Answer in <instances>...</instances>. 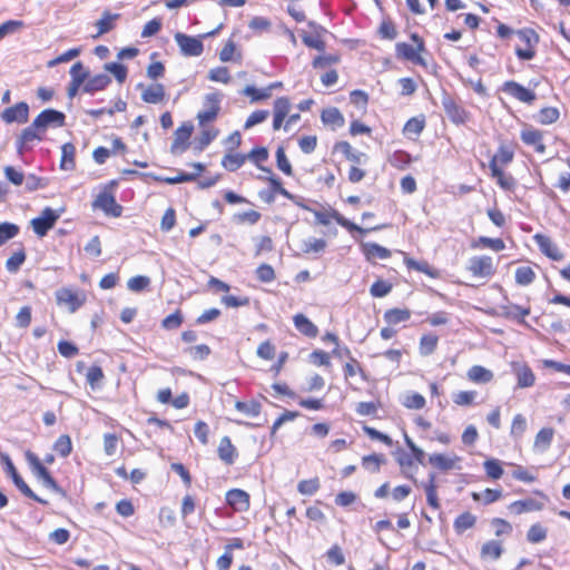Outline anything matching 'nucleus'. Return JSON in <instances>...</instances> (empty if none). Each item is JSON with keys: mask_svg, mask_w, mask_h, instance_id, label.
<instances>
[{"mask_svg": "<svg viewBox=\"0 0 570 570\" xmlns=\"http://www.w3.org/2000/svg\"><path fill=\"white\" fill-rule=\"evenodd\" d=\"M222 95L219 92H210L204 97V109L197 115L199 126L214 121L220 110Z\"/></svg>", "mask_w": 570, "mask_h": 570, "instance_id": "obj_1", "label": "nucleus"}, {"mask_svg": "<svg viewBox=\"0 0 570 570\" xmlns=\"http://www.w3.org/2000/svg\"><path fill=\"white\" fill-rule=\"evenodd\" d=\"M517 36L524 45V48H517L515 55L521 60H531L535 56L534 47L539 42V36L532 29H521L517 31Z\"/></svg>", "mask_w": 570, "mask_h": 570, "instance_id": "obj_2", "label": "nucleus"}, {"mask_svg": "<svg viewBox=\"0 0 570 570\" xmlns=\"http://www.w3.org/2000/svg\"><path fill=\"white\" fill-rule=\"evenodd\" d=\"M411 39L416 43V46L406 42L396 43L397 56L414 63L424 65V60L420 56V52L424 50L423 40L416 33H413L411 36Z\"/></svg>", "mask_w": 570, "mask_h": 570, "instance_id": "obj_3", "label": "nucleus"}, {"mask_svg": "<svg viewBox=\"0 0 570 570\" xmlns=\"http://www.w3.org/2000/svg\"><path fill=\"white\" fill-rule=\"evenodd\" d=\"M45 137V132L39 127H35V122L24 128L20 136L17 138L16 146L17 151L21 156L26 151L30 150L35 142L41 141Z\"/></svg>", "mask_w": 570, "mask_h": 570, "instance_id": "obj_4", "label": "nucleus"}, {"mask_svg": "<svg viewBox=\"0 0 570 570\" xmlns=\"http://www.w3.org/2000/svg\"><path fill=\"white\" fill-rule=\"evenodd\" d=\"M59 217H60V214L57 210H55L50 207H46L41 212L40 216L35 217L31 220V226H32L33 232L39 237L46 236L47 233L55 226V224L57 223Z\"/></svg>", "mask_w": 570, "mask_h": 570, "instance_id": "obj_5", "label": "nucleus"}, {"mask_svg": "<svg viewBox=\"0 0 570 570\" xmlns=\"http://www.w3.org/2000/svg\"><path fill=\"white\" fill-rule=\"evenodd\" d=\"M317 223L327 226L331 219H334L340 226L346 228L348 232L365 233L366 230L352 223L347 218L343 217L337 210L332 209L331 212L312 210Z\"/></svg>", "mask_w": 570, "mask_h": 570, "instance_id": "obj_6", "label": "nucleus"}, {"mask_svg": "<svg viewBox=\"0 0 570 570\" xmlns=\"http://www.w3.org/2000/svg\"><path fill=\"white\" fill-rule=\"evenodd\" d=\"M92 207L111 217H119L122 213V207L117 204L115 196L106 189L97 195Z\"/></svg>", "mask_w": 570, "mask_h": 570, "instance_id": "obj_7", "label": "nucleus"}, {"mask_svg": "<svg viewBox=\"0 0 570 570\" xmlns=\"http://www.w3.org/2000/svg\"><path fill=\"white\" fill-rule=\"evenodd\" d=\"M56 299L58 305L67 306L71 313H75L86 302V295L80 292L72 291L71 288H60L56 292Z\"/></svg>", "mask_w": 570, "mask_h": 570, "instance_id": "obj_8", "label": "nucleus"}, {"mask_svg": "<svg viewBox=\"0 0 570 570\" xmlns=\"http://www.w3.org/2000/svg\"><path fill=\"white\" fill-rule=\"evenodd\" d=\"M175 41L177 42L180 52L186 57H198L204 51V45L200 38L177 32L175 35Z\"/></svg>", "mask_w": 570, "mask_h": 570, "instance_id": "obj_9", "label": "nucleus"}, {"mask_svg": "<svg viewBox=\"0 0 570 570\" xmlns=\"http://www.w3.org/2000/svg\"><path fill=\"white\" fill-rule=\"evenodd\" d=\"M66 116L63 112L55 109H46L41 111L35 119V127H39L45 134L49 127H62Z\"/></svg>", "mask_w": 570, "mask_h": 570, "instance_id": "obj_10", "label": "nucleus"}, {"mask_svg": "<svg viewBox=\"0 0 570 570\" xmlns=\"http://www.w3.org/2000/svg\"><path fill=\"white\" fill-rule=\"evenodd\" d=\"M468 269L478 277H491L495 273L493 259L487 255L471 257Z\"/></svg>", "mask_w": 570, "mask_h": 570, "instance_id": "obj_11", "label": "nucleus"}, {"mask_svg": "<svg viewBox=\"0 0 570 570\" xmlns=\"http://www.w3.org/2000/svg\"><path fill=\"white\" fill-rule=\"evenodd\" d=\"M501 89L503 92L508 94L509 96L515 98L521 102L532 104L537 98L534 91L523 87L522 85L513 80L505 81L502 85Z\"/></svg>", "mask_w": 570, "mask_h": 570, "instance_id": "obj_12", "label": "nucleus"}, {"mask_svg": "<svg viewBox=\"0 0 570 570\" xmlns=\"http://www.w3.org/2000/svg\"><path fill=\"white\" fill-rule=\"evenodd\" d=\"M194 126L190 122H185L179 126L175 131L174 141L170 147L173 154H181L188 148V140L193 134Z\"/></svg>", "mask_w": 570, "mask_h": 570, "instance_id": "obj_13", "label": "nucleus"}, {"mask_svg": "<svg viewBox=\"0 0 570 570\" xmlns=\"http://www.w3.org/2000/svg\"><path fill=\"white\" fill-rule=\"evenodd\" d=\"M29 106L26 102H18L12 107L6 108L1 112V119L7 124L28 121Z\"/></svg>", "mask_w": 570, "mask_h": 570, "instance_id": "obj_14", "label": "nucleus"}, {"mask_svg": "<svg viewBox=\"0 0 570 570\" xmlns=\"http://www.w3.org/2000/svg\"><path fill=\"white\" fill-rule=\"evenodd\" d=\"M520 138L525 145L533 147L538 154L546 153L542 131L531 126H527L521 130Z\"/></svg>", "mask_w": 570, "mask_h": 570, "instance_id": "obj_15", "label": "nucleus"}, {"mask_svg": "<svg viewBox=\"0 0 570 570\" xmlns=\"http://www.w3.org/2000/svg\"><path fill=\"white\" fill-rule=\"evenodd\" d=\"M227 504L236 512H245L249 509V494L240 489H232L226 493Z\"/></svg>", "mask_w": 570, "mask_h": 570, "instance_id": "obj_16", "label": "nucleus"}, {"mask_svg": "<svg viewBox=\"0 0 570 570\" xmlns=\"http://www.w3.org/2000/svg\"><path fill=\"white\" fill-rule=\"evenodd\" d=\"M461 458L458 455H445L441 453H434L429 456V463L441 471H448L459 469Z\"/></svg>", "mask_w": 570, "mask_h": 570, "instance_id": "obj_17", "label": "nucleus"}, {"mask_svg": "<svg viewBox=\"0 0 570 570\" xmlns=\"http://www.w3.org/2000/svg\"><path fill=\"white\" fill-rule=\"evenodd\" d=\"M533 238L537 245L539 246L540 250L546 256L553 261L562 259L563 256L561 252L559 250L558 246L550 239V237L542 234H535Z\"/></svg>", "mask_w": 570, "mask_h": 570, "instance_id": "obj_18", "label": "nucleus"}, {"mask_svg": "<svg viewBox=\"0 0 570 570\" xmlns=\"http://www.w3.org/2000/svg\"><path fill=\"white\" fill-rule=\"evenodd\" d=\"M500 314L505 318L515 320L520 324H527L524 317L530 314V307L508 303L500 306Z\"/></svg>", "mask_w": 570, "mask_h": 570, "instance_id": "obj_19", "label": "nucleus"}, {"mask_svg": "<svg viewBox=\"0 0 570 570\" xmlns=\"http://www.w3.org/2000/svg\"><path fill=\"white\" fill-rule=\"evenodd\" d=\"M422 487L426 494L428 504L432 509L439 510L441 508V504L438 497V484L435 473H430L428 481L422 483Z\"/></svg>", "mask_w": 570, "mask_h": 570, "instance_id": "obj_20", "label": "nucleus"}, {"mask_svg": "<svg viewBox=\"0 0 570 570\" xmlns=\"http://www.w3.org/2000/svg\"><path fill=\"white\" fill-rule=\"evenodd\" d=\"M362 252L370 262H374L375 259H387L391 257V250L376 243H363Z\"/></svg>", "mask_w": 570, "mask_h": 570, "instance_id": "obj_21", "label": "nucleus"}, {"mask_svg": "<svg viewBox=\"0 0 570 570\" xmlns=\"http://www.w3.org/2000/svg\"><path fill=\"white\" fill-rule=\"evenodd\" d=\"M295 328L307 337H316L318 334L317 326L309 321L304 314H296L293 317Z\"/></svg>", "mask_w": 570, "mask_h": 570, "instance_id": "obj_22", "label": "nucleus"}, {"mask_svg": "<svg viewBox=\"0 0 570 570\" xmlns=\"http://www.w3.org/2000/svg\"><path fill=\"white\" fill-rule=\"evenodd\" d=\"M553 436L554 430L552 428L541 429L534 438L533 450L540 453L546 452L550 448Z\"/></svg>", "mask_w": 570, "mask_h": 570, "instance_id": "obj_23", "label": "nucleus"}, {"mask_svg": "<svg viewBox=\"0 0 570 570\" xmlns=\"http://www.w3.org/2000/svg\"><path fill=\"white\" fill-rule=\"evenodd\" d=\"M218 456L219 459L230 465L235 462L237 458L236 448L233 445L229 436H224L218 445Z\"/></svg>", "mask_w": 570, "mask_h": 570, "instance_id": "obj_24", "label": "nucleus"}, {"mask_svg": "<svg viewBox=\"0 0 570 570\" xmlns=\"http://www.w3.org/2000/svg\"><path fill=\"white\" fill-rule=\"evenodd\" d=\"M443 108L451 119L455 124H463L466 119L465 110L460 107L453 99L446 98L443 100Z\"/></svg>", "mask_w": 570, "mask_h": 570, "instance_id": "obj_25", "label": "nucleus"}, {"mask_svg": "<svg viewBox=\"0 0 570 570\" xmlns=\"http://www.w3.org/2000/svg\"><path fill=\"white\" fill-rule=\"evenodd\" d=\"M165 98V87L161 83H153L146 87L141 94V99L147 104H159Z\"/></svg>", "mask_w": 570, "mask_h": 570, "instance_id": "obj_26", "label": "nucleus"}, {"mask_svg": "<svg viewBox=\"0 0 570 570\" xmlns=\"http://www.w3.org/2000/svg\"><path fill=\"white\" fill-rule=\"evenodd\" d=\"M466 376L473 383L484 384L491 382L494 375L492 371L481 365H473L469 368Z\"/></svg>", "mask_w": 570, "mask_h": 570, "instance_id": "obj_27", "label": "nucleus"}, {"mask_svg": "<svg viewBox=\"0 0 570 570\" xmlns=\"http://www.w3.org/2000/svg\"><path fill=\"white\" fill-rule=\"evenodd\" d=\"M110 82L111 79L109 76L105 73H99L95 75L91 78H88L82 89L87 94H94L96 91L104 90Z\"/></svg>", "mask_w": 570, "mask_h": 570, "instance_id": "obj_28", "label": "nucleus"}, {"mask_svg": "<svg viewBox=\"0 0 570 570\" xmlns=\"http://www.w3.org/2000/svg\"><path fill=\"white\" fill-rule=\"evenodd\" d=\"M26 460L29 463L33 474L43 482L47 476L50 475L49 471L43 466V464L40 462L37 454H35L31 451H26L24 453Z\"/></svg>", "mask_w": 570, "mask_h": 570, "instance_id": "obj_29", "label": "nucleus"}, {"mask_svg": "<svg viewBox=\"0 0 570 570\" xmlns=\"http://www.w3.org/2000/svg\"><path fill=\"white\" fill-rule=\"evenodd\" d=\"M476 523V517L471 512H463L459 514L454 522L453 528L458 534L464 533L466 530L473 528Z\"/></svg>", "mask_w": 570, "mask_h": 570, "instance_id": "obj_30", "label": "nucleus"}, {"mask_svg": "<svg viewBox=\"0 0 570 570\" xmlns=\"http://www.w3.org/2000/svg\"><path fill=\"white\" fill-rule=\"evenodd\" d=\"M75 155H76V148L71 142H66L62 145L61 161H60V168L62 170L75 169V166H76Z\"/></svg>", "mask_w": 570, "mask_h": 570, "instance_id": "obj_31", "label": "nucleus"}, {"mask_svg": "<svg viewBox=\"0 0 570 570\" xmlns=\"http://www.w3.org/2000/svg\"><path fill=\"white\" fill-rule=\"evenodd\" d=\"M235 409L248 417H256L261 414L262 405L258 401H236Z\"/></svg>", "mask_w": 570, "mask_h": 570, "instance_id": "obj_32", "label": "nucleus"}, {"mask_svg": "<svg viewBox=\"0 0 570 570\" xmlns=\"http://www.w3.org/2000/svg\"><path fill=\"white\" fill-rule=\"evenodd\" d=\"M503 552V548L500 541L490 540L487 541L481 548V557L483 559L490 558L498 560Z\"/></svg>", "mask_w": 570, "mask_h": 570, "instance_id": "obj_33", "label": "nucleus"}, {"mask_svg": "<svg viewBox=\"0 0 570 570\" xmlns=\"http://www.w3.org/2000/svg\"><path fill=\"white\" fill-rule=\"evenodd\" d=\"M411 312L407 308H391L384 313V321L391 325H395L407 321Z\"/></svg>", "mask_w": 570, "mask_h": 570, "instance_id": "obj_34", "label": "nucleus"}, {"mask_svg": "<svg viewBox=\"0 0 570 570\" xmlns=\"http://www.w3.org/2000/svg\"><path fill=\"white\" fill-rule=\"evenodd\" d=\"M321 118L325 125H332L333 127H342L345 121L341 111L334 107L324 109Z\"/></svg>", "mask_w": 570, "mask_h": 570, "instance_id": "obj_35", "label": "nucleus"}, {"mask_svg": "<svg viewBox=\"0 0 570 570\" xmlns=\"http://www.w3.org/2000/svg\"><path fill=\"white\" fill-rule=\"evenodd\" d=\"M528 428L527 419L522 414H515L511 423L510 435L513 440L519 441L522 439Z\"/></svg>", "mask_w": 570, "mask_h": 570, "instance_id": "obj_36", "label": "nucleus"}, {"mask_svg": "<svg viewBox=\"0 0 570 570\" xmlns=\"http://www.w3.org/2000/svg\"><path fill=\"white\" fill-rule=\"evenodd\" d=\"M509 509L517 514H521L529 511H537L541 509V504L533 499L519 500L510 504Z\"/></svg>", "mask_w": 570, "mask_h": 570, "instance_id": "obj_37", "label": "nucleus"}, {"mask_svg": "<svg viewBox=\"0 0 570 570\" xmlns=\"http://www.w3.org/2000/svg\"><path fill=\"white\" fill-rule=\"evenodd\" d=\"M326 242L322 238L309 237L302 240L301 250L304 254L321 253L326 248Z\"/></svg>", "mask_w": 570, "mask_h": 570, "instance_id": "obj_38", "label": "nucleus"}, {"mask_svg": "<svg viewBox=\"0 0 570 570\" xmlns=\"http://www.w3.org/2000/svg\"><path fill=\"white\" fill-rule=\"evenodd\" d=\"M492 177L497 178L498 184L503 189H511L514 186L513 178L511 176L504 175L503 170L500 166H495V164H489Z\"/></svg>", "mask_w": 570, "mask_h": 570, "instance_id": "obj_39", "label": "nucleus"}, {"mask_svg": "<svg viewBox=\"0 0 570 570\" xmlns=\"http://www.w3.org/2000/svg\"><path fill=\"white\" fill-rule=\"evenodd\" d=\"M404 264L406 265L407 268L424 273L430 277L438 276L436 271H434L426 262H417L411 257L405 256Z\"/></svg>", "mask_w": 570, "mask_h": 570, "instance_id": "obj_40", "label": "nucleus"}, {"mask_svg": "<svg viewBox=\"0 0 570 570\" xmlns=\"http://www.w3.org/2000/svg\"><path fill=\"white\" fill-rule=\"evenodd\" d=\"M246 156L242 154H227L222 160V165L228 171H236L243 166L246 160Z\"/></svg>", "mask_w": 570, "mask_h": 570, "instance_id": "obj_41", "label": "nucleus"}, {"mask_svg": "<svg viewBox=\"0 0 570 570\" xmlns=\"http://www.w3.org/2000/svg\"><path fill=\"white\" fill-rule=\"evenodd\" d=\"M439 337L435 334H425L420 340V353L423 356L431 355L438 346Z\"/></svg>", "mask_w": 570, "mask_h": 570, "instance_id": "obj_42", "label": "nucleus"}, {"mask_svg": "<svg viewBox=\"0 0 570 570\" xmlns=\"http://www.w3.org/2000/svg\"><path fill=\"white\" fill-rule=\"evenodd\" d=\"M471 495L474 501H482L484 504H490L498 501L502 492L501 490L485 489L483 492H472Z\"/></svg>", "mask_w": 570, "mask_h": 570, "instance_id": "obj_43", "label": "nucleus"}, {"mask_svg": "<svg viewBox=\"0 0 570 570\" xmlns=\"http://www.w3.org/2000/svg\"><path fill=\"white\" fill-rule=\"evenodd\" d=\"M517 376H518V386L521 389L530 387L534 384V381H535L534 374H533L532 370L527 365H524L518 370Z\"/></svg>", "mask_w": 570, "mask_h": 570, "instance_id": "obj_44", "label": "nucleus"}, {"mask_svg": "<svg viewBox=\"0 0 570 570\" xmlns=\"http://www.w3.org/2000/svg\"><path fill=\"white\" fill-rule=\"evenodd\" d=\"M337 149H340L348 160L356 164H361L362 160L366 158L364 153L355 151L347 141L340 142Z\"/></svg>", "mask_w": 570, "mask_h": 570, "instance_id": "obj_45", "label": "nucleus"}, {"mask_svg": "<svg viewBox=\"0 0 570 570\" xmlns=\"http://www.w3.org/2000/svg\"><path fill=\"white\" fill-rule=\"evenodd\" d=\"M53 450L61 456L67 458L72 451V443L69 435H60L53 444Z\"/></svg>", "mask_w": 570, "mask_h": 570, "instance_id": "obj_46", "label": "nucleus"}, {"mask_svg": "<svg viewBox=\"0 0 570 570\" xmlns=\"http://www.w3.org/2000/svg\"><path fill=\"white\" fill-rule=\"evenodd\" d=\"M385 462L384 455L382 454H371L363 456L362 465L365 470L376 473L380 471V466Z\"/></svg>", "mask_w": 570, "mask_h": 570, "instance_id": "obj_47", "label": "nucleus"}, {"mask_svg": "<svg viewBox=\"0 0 570 570\" xmlns=\"http://www.w3.org/2000/svg\"><path fill=\"white\" fill-rule=\"evenodd\" d=\"M483 246L487 248H491L495 252H501L504 249L505 244L501 238H490L487 236H481L478 238V240L473 244V247Z\"/></svg>", "mask_w": 570, "mask_h": 570, "instance_id": "obj_48", "label": "nucleus"}, {"mask_svg": "<svg viewBox=\"0 0 570 570\" xmlns=\"http://www.w3.org/2000/svg\"><path fill=\"white\" fill-rule=\"evenodd\" d=\"M535 274L529 266H521L515 271V282L519 285L527 286L534 281Z\"/></svg>", "mask_w": 570, "mask_h": 570, "instance_id": "obj_49", "label": "nucleus"}, {"mask_svg": "<svg viewBox=\"0 0 570 570\" xmlns=\"http://www.w3.org/2000/svg\"><path fill=\"white\" fill-rule=\"evenodd\" d=\"M512 159H513V151L505 146H500L497 154L492 157L490 164H495V166H500V165L504 166V165H508L509 163H511Z\"/></svg>", "mask_w": 570, "mask_h": 570, "instance_id": "obj_50", "label": "nucleus"}, {"mask_svg": "<svg viewBox=\"0 0 570 570\" xmlns=\"http://www.w3.org/2000/svg\"><path fill=\"white\" fill-rule=\"evenodd\" d=\"M390 164L397 169H405L411 163V156L403 150H396L390 156Z\"/></svg>", "mask_w": 570, "mask_h": 570, "instance_id": "obj_51", "label": "nucleus"}, {"mask_svg": "<svg viewBox=\"0 0 570 570\" xmlns=\"http://www.w3.org/2000/svg\"><path fill=\"white\" fill-rule=\"evenodd\" d=\"M119 17V14H110L109 12H105L102 17L96 22L98 28V35L101 36L104 33L109 32L114 28V21Z\"/></svg>", "mask_w": 570, "mask_h": 570, "instance_id": "obj_52", "label": "nucleus"}, {"mask_svg": "<svg viewBox=\"0 0 570 570\" xmlns=\"http://www.w3.org/2000/svg\"><path fill=\"white\" fill-rule=\"evenodd\" d=\"M559 110L554 107L542 108L538 114V121L543 125H551L559 119Z\"/></svg>", "mask_w": 570, "mask_h": 570, "instance_id": "obj_53", "label": "nucleus"}, {"mask_svg": "<svg viewBox=\"0 0 570 570\" xmlns=\"http://www.w3.org/2000/svg\"><path fill=\"white\" fill-rule=\"evenodd\" d=\"M403 405L407 409L420 410L425 406V399L420 393L412 392L404 396Z\"/></svg>", "mask_w": 570, "mask_h": 570, "instance_id": "obj_54", "label": "nucleus"}, {"mask_svg": "<svg viewBox=\"0 0 570 570\" xmlns=\"http://www.w3.org/2000/svg\"><path fill=\"white\" fill-rule=\"evenodd\" d=\"M71 81L80 85H85L88 79L89 72L86 70L83 65L78 61L70 68Z\"/></svg>", "mask_w": 570, "mask_h": 570, "instance_id": "obj_55", "label": "nucleus"}, {"mask_svg": "<svg viewBox=\"0 0 570 570\" xmlns=\"http://www.w3.org/2000/svg\"><path fill=\"white\" fill-rule=\"evenodd\" d=\"M105 70L114 75L119 83H122L128 75L127 67L118 62H108L105 65Z\"/></svg>", "mask_w": 570, "mask_h": 570, "instance_id": "obj_56", "label": "nucleus"}, {"mask_svg": "<svg viewBox=\"0 0 570 570\" xmlns=\"http://www.w3.org/2000/svg\"><path fill=\"white\" fill-rule=\"evenodd\" d=\"M26 261V253L21 249L13 253L6 262V268L9 273H16Z\"/></svg>", "mask_w": 570, "mask_h": 570, "instance_id": "obj_57", "label": "nucleus"}, {"mask_svg": "<svg viewBox=\"0 0 570 570\" xmlns=\"http://www.w3.org/2000/svg\"><path fill=\"white\" fill-rule=\"evenodd\" d=\"M483 466L487 475L493 480L500 479L503 474V469L500 464V461L497 459L487 460L483 463Z\"/></svg>", "mask_w": 570, "mask_h": 570, "instance_id": "obj_58", "label": "nucleus"}, {"mask_svg": "<svg viewBox=\"0 0 570 570\" xmlns=\"http://www.w3.org/2000/svg\"><path fill=\"white\" fill-rule=\"evenodd\" d=\"M19 233V227L12 223L0 224V246H2L9 239L16 237Z\"/></svg>", "mask_w": 570, "mask_h": 570, "instance_id": "obj_59", "label": "nucleus"}, {"mask_svg": "<svg viewBox=\"0 0 570 570\" xmlns=\"http://www.w3.org/2000/svg\"><path fill=\"white\" fill-rule=\"evenodd\" d=\"M276 165L277 168L285 175L291 176L293 174L292 165L286 157L285 149L279 146L276 150Z\"/></svg>", "mask_w": 570, "mask_h": 570, "instance_id": "obj_60", "label": "nucleus"}, {"mask_svg": "<svg viewBox=\"0 0 570 570\" xmlns=\"http://www.w3.org/2000/svg\"><path fill=\"white\" fill-rule=\"evenodd\" d=\"M243 95L250 97L253 102L266 100L271 97L269 89H266V88L257 89L254 86H246L243 90Z\"/></svg>", "mask_w": 570, "mask_h": 570, "instance_id": "obj_61", "label": "nucleus"}, {"mask_svg": "<svg viewBox=\"0 0 570 570\" xmlns=\"http://www.w3.org/2000/svg\"><path fill=\"white\" fill-rule=\"evenodd\" d=\"M547 538V529L539 523L530 527L527 539L531 543H539Z\"/></svg>", "mask_w": 570, "mask_h": 570, "instance_id": "obj_62", "label": "nucleus"}, {"mask_svg": "<svg viewBox=\"0 0 570 570\" xmlns=\"http://www.w3.org/2000/svg\"><path fill=\"white\" fill-rule=\"evenodd\" d=\"M391 291H392V284L386 281H383V279H379V281L374 282L370 288V293L373 297H384Z\"/></svg>", "mask_w": 570, "mask_h": 570, "instance_id": "obj_63", "label": "nucleus"}, {"mask_svg": "<svg viewBox=\"0 0 570 570\" xmlns=\"http://www.w3.org/2000/svg\"><path fill=\"white\" fill-rule=\"evenodd\" d=\"M320 489V480L317 478L303 480L298 483L297 490L301 494L312 495Z\"/></svg>", "mask_w": 570, "mask_h": 570, "instance_id": "obj_64", "label": "nucleus"}]
</instances>
